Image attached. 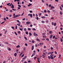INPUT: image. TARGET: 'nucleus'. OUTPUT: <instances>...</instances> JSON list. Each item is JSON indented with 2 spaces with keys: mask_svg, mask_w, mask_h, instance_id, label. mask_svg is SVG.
<instances>
[{
  "mask_svg": "<svg viewBox=\"0 0 63 63\" xmlns=\"http://www.w3.org/2000/svg\"><path fill=\"white\" fill-rule=\"evenodd\" d=\"M60 15H62V13L61 12H60Z\"/></svg>",
  "mask_w": 63,
  "mask_h": 63,
  "instance_id": "58836bf2",
  "label": "nucleus"
},
{
  "mask_svg": "<svg viewBox=\"0 0 63 63\" xmlns=\"http://www.w3.org/2000/svg\"><path fill=\"white\" fill-rule=\"evenodd\" d=\"M37 59V57H34V60H36V59Z\"/></svg>",
  "mask_w": 63,
  "mask_h": 63,
  "instance_id": "c756f323",
  "label": "nucleus"
},
{
  "mask_svg": "<svg viewBox=\"0 0 63 63\" xmlns=\"http://www.w3.org/2000/svg\"><path fill=\"white\" fill-rule=\"evenodd\" d=\"M19 3H20L18 1V2L17 4L18 5H19Z\"/></svg>",
  "mask_w": 63,
  "mask_h": 63,
  "instance_id": "e2e57ef3",
  "label": "nucleus"
},
{
  "mask_svg": "<svg viewBox=\"0 0 63 63\" xmlns=\"http://www.w3.org/2000/svg\"><path fill=\"white\" fill-rule=\"evenodd\" d=\"M48 57L49 59H50V56H48Z\"/></svg>",
  "mask_w": 63,
  "mask_h": 63,
  "instance_id": "49530a36",
  "label": "nucleus"
},
{
  "mask_svg": "<svg viewBox=\"0 0 63 63\" xmlns=\"http://www.w3.org/2000/svg\"><path fill=\"white\" fill-rule=\"evenodd\" d=\"M55 1L56 2H58L59 1V0H55Z\"/></svg>",
  "mask_w": 63,
  "mask_h": 63,
  "instance_id": "680f3d73",
  "label": "nucleus"
},
{
  "mask_svg": "<svg viewBox=\"0 0 63 63\" xmlns=\"http://www.w3.org/2000/svg\"><path fill=\"white\" fill-rule=\"evenodd\" d=\"M17 9L18 10H20V7H18Z\"/></svg>",
  "mask_w": 63,
  "mask_h": 63,
  "instance_id": "6e6d98bb",
  "label": "nucleus"
},
{
  "mask_svg": "<svg viewBox=\"0 0 63 63\" xmlns=\"http://www.w3.org/2000/svg\"><path fill=\"white\" fill-rule=\"evenodd\" d=\"M14 33H15V35H17V33H16V32H15Z\"/></svg>",
  "mask_w": 63,
  "mask_h": 63,
  "instance_id": "37998d69",
  "label": "nucleus"
},
{
  "mask_svg": "<svg viewBox=\"0 0 63 63\" xmlns=\"http://www.w3.org/2000/svg\"><path fill=\"white\" fill-rule=\"evenodd\" d=\"M61 42H63V40L62 39V38H61Z\"/></svg>",
  "mask_w": 63,
  "mask_h": 63,
  "instance_id": "2eb2a0df",
  "label": "nucleus"
},
{
  "mask_svg": "<svg viewBox=\"0 0 63 63\" xmlns=\"http://www.w3.org/2000/svg\"><path fill=\"white\" fill-rule=\"evenodd\" d=\"M34 35V36H36V33L35 32H34L33 33Z\"/></svg>",
  "mask_w": 63,
  "mask_h": 63,
  "instance_id": "aec40b11",
  "label": "nucleus"
},
{
  "mask_svg": "<svg viewBox=\"0 0 63 63\" xmlns=\"http://www.w3.org/2000/svg\"><path fill=\"white\" fill-rule=\"evenodd\" d=\"M45 40V39L44 38H43L42 39V40H43V41H44Z\"/></svg>",
  "mask_w": 63,
  "mask_h": 63,
  "instance_id": "2f4dec72",
  "label": "nucleus"
},
{
  "mask_svg": "<svg viewBox=\"0 0 63 63\" xmlns=\"http://www.w3.org/2000/svg\"><path fill=\"white\" fill-rule=\"evenodd\" d=\"M51 7H52V9H54L55 8V7H54L53 6H51Z\"/></svg>",
  "mask_w": 63,
  "mask_h": 63,
  "instance_id": "4468645a",
  "label": "nucleus"
},
{
  "mask_svg": "<svg viewBox=\"0 0 63 63\" xmlns=\"http://www.w3.org/2000/svg\"><path fill=\"white\" fill-rule=\"evenodd\" d=\"M10 4V3H8L7 4V6H9V5Z\"/></svg>",
  "mask_w": 63,
  "mask_h": 63,
  "instance_id": "f704fd0d",
  "label": "nucleus"
},
{
  "mask_svg": "<svg viewBox=\"0 0 63 63\" xmlns=\"http://www.w3.org/2000/svg\"><path fill=\"white\" fill-rule=\"evenodd\" d=\"M6 18L7 19H9V18H8V17H6Z\"/></svg>",
  "mask_w": 63,
  "mask_h": 63,
  "instance_id": "5fc2aeb1",
  "label": "nucleus"
},
{
  "mask_svg": "<svg viewBox=\"0 0 63 63\" xmlns=\"http://www.w3.org/2000/svg\"><path fill=\"white\" fill-rule=\"evenodd\" d=\"M42 23H45V21H41Z\"/></svg>",
  "mask_w": 63,
  "mask_h": 63,
  "instance_id": "c85d7f7f",
  "label": "nucleus"
},
{
  "mask_svg": "<svg viewBox=\"0 0 63 63\" xmlns=\"http://www.w3.org/2000/svg\"><path fill=\"white\" fill-rule=\"evenodd\" d=\"M52 12H55V10H54V9H52Z\"/></svg>",
  "mask_w": 63,
  "mask_h": 63,
  "instance_id": "f3484780",
  "label": "nucleus"
},
{
  "mask_svg": "<svg viewBox=\"0 0 63 63\" xmlns=\"http://www.w3.org/2000/svg\"><path fill=\"white\" fill-rule=\"evenodd\" d=\"M50 53H51V52H49L48 53V55H49V54H50Z\"/></svg>",
  "mask_w": 63,
  "mask_h": 63,
  "instance_id": "bf43d9fd",
  "label": "nucleus"
},
{
  "mask_svg": "<svg viewBox=\"0 0 63 63\" xmlns=\"http://www.w3.org/2000/svg\"><path fill=\"white\" fill-rule=\"evenodd\" d=\"M43 38H46L47 37V36L46 35H43Z\"/></svg>",
  "mask_w": 63,
  "mask_h": 63,
  "instance_id": "9d476101",
  "label": "nucleus"
},
{
  "mask_svg": "<svg viewBox=\"0 0 63 63\" xmlns=\"http://www.w3.org/2000/svg\"><path fill=\"white\" fill-rule=\"evenodd\" d=\"M42 18H46V17L44 16H42L41 17Z\"/></svg>",
  "mask_w": 63,
  "mask_h": 63,
  "instance_id": "5701e85b",
  "label": "nucleus"
},
{
  "mask_svg": "<svg viewBox=\"0 0 63 63\" xmlns=\"http://www.w3.org/2000/svg\"><path fill=\"white\" fill-rule=\"evenodd\" d=\"M12 8H14V5L13 4H12Z\"/></svg>",
  "mask_w": 63,
  "mask_h": 63,
  "instance_id": "7c9ffc66",
  "label": "nucleus"
},
{
  "mask_svg": "<svg viewBox=\"0 0 63 63\" xmlns=\"http://www.w3.org/2000/svg\"><path fill=\"white\" fill-rule=\"evenodd\" d=\"M34 48V46H32V50H33Z\"/></svg>",
  "mask_w": 63,
  "mask_h": 63,
  "instance_id": "6e6552de",
  "label": "nucleus"
},
{
  "mask_svg": "<svg viewBox=\"0 0 63 63\" xmlns=\"http://www.w3.org/2000/svg\"><path fill=\"white\" fill-rule=\"evenodd\" d=\"M28 16H30V17H32V14H28Z\"/></svg>",
  "mask_w": 63,
  "mask_h": 63,
  "instance_id": "7ed1b4c3",
  "label": "nucleus"
},
{
  "mask_svg": "<svg viewBox=\"0 0 63 63\" xmlns=\"http://www.w3.org/2000/svg\"><path fill=\"white\" fill-rule=\"evenodd\" d=\"M51 49H53V47H51Z\"/></svg>",
  "mask_w": 63,
  "mask_h": 63,
  "instance_id": "338daca9",
  "label": "nucleus"
},
{
  "mask_svg": "<svg viewBox=\"0 0 63 63\" xmlns=\"http://www.w3.org/2000/svg\"><path fill=\"white\" fill-rule=\"evenodd\" d=\"M18 51H19V50L18 49H17L16 50V52L17 53H18Z\"/></svg>",
  "mask_w": 63,
  "mask_h": 63,
  "instance_id": "ddd939ff",
  "label": "nucleus"
},
{
  "mask_svg": "<svg viewBox=\"0 0 63 63\" xmlns=\"http://www.w3.org/2000/svg\"><path fill=\"white\" fill-rule=\"evenodd\" d=\"M11 28H12V29H15V27H11Z\"/></svg>",
  "mask_w": 63,
  "mask_h": 63,
  "instance_id": "c03bdc74",
  "label": "nucleus"
},
{
  "mask_svg": "<svg viewBox=\"0 0 63 63\" xmlns=\"http://www.w3.org/2000/svg\"><path fill=\"white\" fill-rule=\"evenodd\" d=\"M32 43H35V41H34V40H32Z\"/></svg>",
  "mask_w": 63,
  "mask_h": 63,
  "instance_id": "bb28decb",
  "label": "nucleus"
},
{
  "mask_svg": "<svg viewBox=\"0 0 63 63\" xmlns=\"http://www.w3.org/2000/svg\"><path fill=\"white\" fill-rule=\"evenodd\" d=\"M46 40H47L48 41H49V39H48V38H46Z\"/></svg>",
  "mask_w": 63,
  "mask_h": 63,
  "instance_id": "9b49d317",
  "label": "nucleus"
},
{
  "mask_svg": "<svg viewBox=\"0 0 63 63\" xmlns=\"http://www.w3.org/2000/svg\"><path fill=\"white\" fill-rule=\"evenodd\" d=\"M29 35H30V36H32V34L30 32H29Z\"/></svg>",
  "mask_w": 63,
  "mask_h": 63,
  "instance_id": "412c9836",
  "label": "nucleus"
},
{
  "mask_svg": "<svg viewBox=\"0 0 63 63\" xmlns=\"http://www.w3.org/2000/svg\"><path fill=\"white\" fill-rule=\"evenodd\" d=\"M26 34H28V32H26Z\"/></svg>",
  "mask_w": 63,
  "mask_h": 63,
  "instance_id": "79ce46f5",
  "label": "nucleus"
},
{
  "mask_svg": "<svg viewBox=\"0 0 63 63\" xmlns=\"http://www.w3.org/2000/svg\"><path fill=\"white\" fill-rule=\"evenodd\" d=\"M61 6L63 8V5H61Z\"/></svg>",
  "mask_w": 63,
  "mask_h": 63,
  "instance_id": "052dcab7",
  "label": "nucleus"
},
{
  "mask_svg": "<svg viewBox=\"0 0 63 63\" xmlns=\"http://www.w3.org/2000/svg\"><path fill=\"white\" fill-rule=\"evenodd\" d=\"M54 26H56V23H55L54 24Z\"/></svg>",
  "mask_w": 63,
  "mask_h": 63,
  "instance_id": "c9c22d12",
  "label": "nucleus"
},
{
  "mask_svg": "<svg viewBox=\"0 0 63 63\" xmlns=\"http://www.w3.org/2000/svg\"><path fill=\"white\" fill-rule=\"evenodd\" d=\"M36 19L37 20H38V19H39V17H36Z\"/></svg>",
  "mask_w": 63,
  "mask_h": 63,
  "instance_id": "e433bc0d",
  "label": "nucleus"
},
{
  "mask_svg": "<svg viewBox=\"0 0 63 63\" xmlns=\"http://www.w3.org/2000/svg\"><path fill=\"white\" fill-rule=\"evenodd\" d=\"M55 36H53V39H55Z\"/></svg>",
  "mask_w": 63,
  "mask_h": 63,
  "instance_id": "a878e982",
  "label": "nucleus"
},
{
  "mask_svg": "<svg viewBox=\"0 0 63 63\" xmlns=\"http://www.w3.org/2000/svg\"><path fill=\"white\" fill-rule=\"evenodd\" d=\"M24 54H23L21 56V57H23V56H24Z\"/></svg>",
  "mask_w": 63,
  "mask_h": 63,
  "instance_id": "393cba45",
  "label": "nucleus"
},
{
  "mask_svg": "<svg viewBox=\"0 0 63 63\" xmlns=\"http://www.w3.org/2000/svg\"><path fill=\"white\" fill-rule=\"evenodd\" d=\"M47 12L48 13H50V11L49 10H48Z\"/></svg>",
  "mask_w": 63,
  "mask_h": 63,
  "instance_id": "a18cd8bd",
  "label": "nucleus"
},
{
  "mask_svg": "<svg viewBox=\"0 0 63 63\" xmlns=\"http://www.w3.org/2000/svg\"><path fill=\"white\" fill-rule=\"evenodd\" d=\"M18 16V15H16V16H14L13 17L14 18H16V17H17Z\"/></svg>",
  "mask_w": 63,
  "mask_h": 63,
  "instance_id": "20e7f679",
  "label": "nucleus"
},
{
  "mask_svg": "<svg viewBox=\"0 0 63 63\" xmlns=\"http://www.w3.org/2000/svg\"><path fill=\"white\" fill-rule=\"evenodd\" d=\"M26 23L27 24H30L31 23V22H30L27 21L26 22Z\"/></svg>",
  "mask_w": 63,
  "mask_h": 63,
  "instance_id": "f03ea898",
  "label": "nucleus"
},
{
  "mask_svg": "<svg viewBox=\"0 0 63 63\" xmlns=\"http://www.w3.org/2000/svg\"><path fill=\"white\" fill-rule=\"evenodd\" d=\"M27 58V56H25L24 58H23V60H24V59H26V58Z\"/></svg>",
  "mask_w": 63,
  "mask_h": 63,
  "instance_id": "0eeeda50",
  "label": "nucleus"
},
{
  "mask_svg": "<svg viewBox=\"0 0 63 63\" xmlns=\"http://www.w3.org/2000/svg\"><path fill=\"white\" fill-rule=\"evenodd\" d=\"M44 13H47V10H44Z\"/></svg>",
  "mask_w": 63,
  "mask_h": 63,
  "instance_id": "8fccbe9b",
  "label": "nucleus"
},
{
  "mask_svg": "<svg viewBox=\"0 0 63 63\" xmlns=\"http://www.w3.org/2000/svg\"><path fill=\"white\" fill-rule=\"evenodd\" d=\"M57 26H56V27L55 28V30H56V29H57Z\"/></svg>",
  "mask_w": 63,
  "mask_h": 63,
  "instance_id": "4d7b16f0",
  "label": "nucleus"
},
{
  "mask_svg": "<svg viewBox=\"0 0 63 63\" xmlns=\"http://www.w3.org/2000/svg\"><path fill=\"white\" fill-rule=\"evenodd\" d=\"M34 56V55L32 54V55L31 57H33V56Z\"/></svg>",
  "mask_w": 63,
  "mask_h": 63,
  "instance_id": "13d9d810",
  "label": "nucleus"
},
{
  "mask_svg": "<svg viewBox=\"0 0 63 63\" xmlns=\"http://www.w3.org/2000/svg\"><path fill=\"white\" fill-rule=\"evenodd\" d=\"M24 38L25 39V40H26V41H27V38H26V37H24Z\"/></svg>",
  "mask_w": 63,
  "mask_h": 63,
  "instance_id": "f8f14e48",
  "label": "nucleus"
},
{
  "mask_svg": "<svg viewBox=\"0 0 63 63\" xmlns=\"http://www.w3.org/2000/svg\"><path fill=\"white\" fill-rule=\"evenodd\" d=\"M53 56V55H52V54H51V55H50V58L51 59H53L54 58L53 57H52Z\"/></svg>",
  "mask_w": 63,
  "mask_h": 63,
  "instance_id": "f257e3e1",
  "label": "nucleus"
},
{
  "mask_svg": "<svg viewBox=\"0 0 63 63\" xmlns=\"http://www.w3.org/2000/svg\"><path fill=\"white\" fill-rule=\"evenodd\" d=\"M17 48H18V47H19V45H18L16 47Z\"/></svg>",
  "mask_w": 63,
  "mask_h": 63,
  "instance_id": "6ab92c4d",
  "label": "nucleus"
},
{
  "mask_svg": "<svg viewBox=\"0 0 63 63\" xmlns=\"http://www.w3.org/2000/svg\"><path fill=\"white\" fill-rule=\"evenodd\" d=\"M7 31H5V33H4V34H6V33H7Z\"/></svg>",
  "mask_w": 63,
  "mask_h": 63,
  "instance_id": "ea45409f",
  "label": "nucleus"
},
{
  "mask_svg": "<svg viewBox=\"0 0 63 63\" xmlns=\"http://www.w3.org/2000/svg\"><path fill=\"white\" fill-rule=\"evenodd\" d=\"M53 36V35H52L51 34V35L50 37V39H51V38H52V36Z\"/></svg>",
  "mask_w": 63,
  "mask_h": 63,
  "instance_id": "423d86ee",
  "label": "nucleus"
},
{
  "mask_svg": "<svg viewBox=\"0 0 63 63\" xmlns=\"http://www.w3.org/2000/svg\"><path fill=\"white\" fill-rule=\"evenodd\" d=\"M20 30H21V31H22V29L21 28H20Z\"/></svg>",
  "mask_w": 63,
  "mask_h": 63,
  "instance_id": "603ef678",
  "label": "nucleus"
},
{
  "mask_svg": "<svg viewBox=\"0 0 63 63\" xmlns=\"http://www.w3.org/2000/svg\"><path fill=\"white\" fill-rule=\"evenodd\" d=\"M18 6L19 7H21V5H18Z\"/></svg>",
  "mask_w": 63,
  "mask_h": 63,
  "instance_id": "72a5a7b5",
  "label": "nucleus"
},
{
  "mask_svg": "<svg viewBox=\"0 0 63 63\" xmlns=\"http://www.w3.org/2000/svg\"><path fill=\"white\" fill-rule=\"evenodd\" d=\"M30 27H32V25L31 24L30 25Z\"/></svg>",
  "mask_w": 63,
  "mask_h": 63,
  "instance_id": "69168bd1",
  "label": "nucleus"
},
{
  "mask_svg": "<svg viewBox=\"0 0 63 63\" xmlns=\"http://www.w3.org/2000/svg\"><path fill=\"white\" fill-rule=\"evenodd\" d=\"M60 10H61V11H62V7H61L60 6Z\"/></svg>",
  "mask_w": 63,
  "mask_h": 63,
  "instance_id": "1a4fd4ad",
  "label": "nucleus"
},
{
  "mask_svg": "<svg viewBox=\"0 0 63 63\" xmlns=\"http://www.w3.org/2000/svg\"><path fill=\"white\" fill-rule=\"evenodd\" d=\"M12 3H11L10 5H9V6H12Z\"/></svg>",
  "mask_w": 63,
  "mask_h": 63,
  "instance_id": "a19ab883",
  "label": "nucleus"
},
{
  "mask_svg": "<svg viewBox=\"0 0 63 63\" xmlns=\"http://www.w3.org/2000/svg\"><path fill=\"white\" fill-rule=\"evenodd\" d=\"M24 31H26V28L24 29Z\"/></svg>",
  "mask_w": 63,
  "mask_h": 63,
  "instance_id": "3c124183",
  "label": "nucleus"
},
{
  "mask_svg": "<svg viewBox=\"0 0 63 63\" xmlns=\"http://www.w3.org/2000/svg\"><path fill=\"white\" fill-rule=\"evenodd\" d=\"M37 50L38 51V52H40V50L38 49H37Z\"/></svg>",
  "mask_w": 63,
  "mask_h": 63,
  "instance_id": "09e8293b",
  "label": "nucleus"
},
{
  "mask_svg": "<svg viewBox=\"0 0 63 63\" xmlns=\"http://www.w3.org/2000/svg\"><path fill=\"white\" fill-rule=\"evenodd\" d=\"M31 29L30 28H28V30H30V31L31 30Z\"/></svg>",
  "mask_w": 63,
  "mask_h": 63,
  "instance_id": "4c0bfd02",
  "label": "nucleus"
},
{
  "mask_svg": "<svg viewBox=\"0 0 63 63\" xmlns=\"http://www.w3.org/2000/svg\"><path fill=\"white\" fill-rule=\"evenodd\" d=\"M55 54H57V52L56 51H55Z\"/></svg>",
  "mask_w": 63,
  "mask_h": 63,
  "instance_id": "864d4df0",
  "label": "nucleus"
},
{
  "mask_svg": "<svg viewBox=\"0 0 63 63\" xmlns=\"http://www.w3.org/2000/svg\"><path fill=\"white\" fill-rule=\"evenodd\" d=\"M37 60H40V59L38 57L37 58Z\"/></svg>",
  "mask_w": 63,
  "mask_h": 63,
  "instance_id": "0e129e2a",
  "label": "nucleus"
},
{
  "mask_svg": "<svg viewBox=\"0 0 63 63\" xmlns=\"http://www.w3.org/2000/svg\"><path fill=\"white\" fill-rule=\"evenodd\" d=\"M16 55H17V54L16 53H14V56L15 57H16Z\"/></svg>",
  "mask_w": 63,
  "mask_h": 63,
  "instance_id": "39448f33",
  "label": "nucleus"
},
{
  "mask_svg": "<svg viewBox=\"0 0 63 63\" xmlns=\"http://www.w3.org/2000/svg\"><path fill=\"white\" fill-rule=\"evenodd\" d=\"M36 30V29L34 28H33L32 29V30H33L34 31L35 30Z\"/></svg>",
  "mask_w": 63,
  "mask_h": 63,
  "instance_id": "473e14b6",
  "label": "nucleus"
},
{
  "mask_svg": "<svg viewBox=\"0 0 63 63\" xmlns=\"http://www.w3.org/2000/svg\"><path fill=\"white\" fill-rule=\"evenodd\" d=\"M23 49H24V50H25V47Z\"/></svg>",
  "mask_w": 63,
  "mask_h": 63,
  "instance_id": "774afa93",
  "label": "nucleus"
},
{
  "mask_svg": "<svg viewBox=\"0 0 63 63\" xmlns=\"http://www.w3.org/2000/svg\"><path fill=\"white\" fill-rule=\"evenodd\" d=\"M4 22H5V21H4L2 22L1 23V24H3V23H4Z\"/></svg>",
  "mask_w": 63,
  "mask_h": 63,
  "instance_id": "de8ad7c7",
  "label": "nucleus"
},
{
  "mask_svg": "<svg viewBox=\"0 0 63 63\" xmlns=\"http://www.w3.org/2000/svg\"><path fill=\"white\" fill-rule=\"evenodd\" d=\"M36 40L37 41H40V40L39 39H38V38H37L36 39Z\"/></svg>",
  "mask_w": 63,
  "mask_h": 63,
  "instance_id": "4be33fe9",
  "label": "nucleus"
},
{
  "mask_svg": "<svg viewBox=\"0 0 63 63\" xmlns=\"http://www.w3.org/2000/svg\"><path fill=\"white\" fill-rule=\"evenodd\" d=\"M3 19H4V21H6L7 20L6 19V18H4Z\"/></svg>",
  "mask_w": 63,
  "mask_h": 63,
  "instance_id": "dca6fc26",
  "label": "nucleus"
},
{
  "mask_svg": "<svg viewBox=\"0 0 63 63\" xmlns=\"http://www.w3.org/2000/svg\"><path fill=\"white\" fill-rule=\"evenodd\" d=\"M15 28L16 29H17V26L16 25V26Z\"/></svg>",
  "mask_w": 63,
  "mask_h": 63,
  "instance_id": "b1692460",
  "label": "nucleus"
},
{
  "mask_svg": "<svg viewBox=\"0 0 63 63\" xmlns=\"http://www.w3.org/2000/svg\"><path fill=\"white\" fill-rule=\"evenodd\" d=\"M52 32V31H49V33L50 34H51Z\"/></svg>",
  "mask_w": 63,
  "mask_h": 63,
  "instance_id": "a211bd4d",
  "label": "nucleus"
},
{
  "mask_svg": "<svg viewBox=\"0 0 63 63\" xmlns=\"http://www.w3.org/2000/svg\"><path fill=\"white\" fill-rule=\"evenodd\" d=\"M16 25H18V26H20V24H16Z\"/></svg>",
  "mask_w": 63,
  "mask_h": 63,
  "instance_id": "cd10ccee",
  "label": "nucleus"
}]
</instances>
